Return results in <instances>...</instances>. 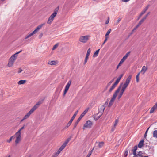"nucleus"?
I'll return each mask as SVG.
<instances>
[{
	"mask_svg": "<svg viewBox=\"0 0 157 157\" xmlns=\"http://www.w3.org/2000/svg\"><path fill=\"white\" fill-rule=\"evenodd\" d=\"M132 77V75H129L126 79L125 82L123 84L119 86H121V89L120 91V90L119 93H118V99H120L121 97L124 92L125 91L126 89L129 84Z\"/></svg>",
	"mask_w": 157,
	"mask_h": 157,
	"instance_id": "obj_1",
	"label": "nucleus"
},
{
	"mask_svg": "<svg viewBox=\"0 0 157 157\" xmlns=\"http://www.w3.org/2000/svg\"><path fill=\"white\" fill-rule=\"evenodd\" d=\"M42 103L40 101L38 102L31 109L30 111L26 114L24 117V119L28 118L30 115L39 107V105Z\"/></svg>",
	"mask_w": 157,
	"mask_h": 157,
	"instance_id": "obj_2",
	"label": "nucleus"
},
{
	"mask_svg": "<svg viewBox=\"0 0 157 157\" xmlns=\"http://www.w3.org/2000/svg\"><path fill=\"white\" fill-rule=\"evenodd\" d=\"M121 88V86H120L116 90L114 93L113 96L112 98L111 99L109 103V105H108L109 107H111L113 105V104L116 98V97L117 96H118V93H119V91L120 90Z\"/></svg>",
	"mask_w": 157,
	"mask_h": 157,
	"instance_id": "obj_3",
	"label": "nucleus"
},
{
	"mask_svg": "<svg viewBox=\"0 0 157 157\" xmlns=\"http://www.w3.org/2000/svg\"><path fill=\"white\" fill-rule=\"evenodd\" d=\"M24 128V125L19 130L15 133V136L16 137V143H18L19 141H21V131Z\"/></svg>",
	"mask_w": 157,
	"mask_h": 157,
	"instance_id": "obj_4",
	"label": "nucleus"
},
{
	"mask_svg": "<svg viewBox=\"0 0 157 157\" xmlns=\"http://www.w3.org/2000/svg\"><path fill=\"white\" fill-rule=\"evenodd\" d=\"M90 36L89 35L81 36L79 38V41L83 43H86L89 40Z\"/></svg>",
	"mask_w": 157,
	"mask_h": 157,
	"instance_id": "obj_5",
	"label": "nucleus"
},
{
	"mask_svg": "<svg viewBox=\"0 0 157 157\" xmlns=\"http://www.w3.org/2000/svg\"><path fill=\"white\" fill-rule=\"evenodd\" d=\"M93 125V122L90 120H88L86 121V123L84 125L83 129H85L86 128H90Z\"/></svg>",
	"mask_w": 157,
	"mask_h": 157,
	"instance_id": "obj_6",
	"label": "nucleus"
},
{
	"mask_svg": "<svg viewBox=\"0 0 157 157\" xmlns=\"http://www.w3.org/2000/svg\"><path fill=\"white\" fill-rule=\"evenodd\" d=\"M71 80H70L68 82L66 85V86L65 90L64 91L63 95L64 96H65L66 94L67 93L68 90L71 84Z\"/></svg>",
	"mask_w": 157,
	"mask_h": 157,
	"instance_id": "obj_7",
	"label": "nucleus"
},
{
	"mask_svg": "<svg viewBox=\"0 0 157 157\" xmlns=\"http://www.w3.org/2000/svg\"><path fill=\"white\" fill-rule=\"evenodd\" d=\"M78 112V111H77L75 113V114L73 115L70 119L69 122L67 123V125L66 126L67 128H68L71 125L72 121L75 117L76 115L77 114Z\"/></svg>",
	"mask_w": 157,
	"mask_h": 157,
	"instance_id": "obj_8",
	"label": "nucleus"
},
{
	"mask_svg": "<svg viewBox=\"0 0 157 157\" xmlns=\"http://www.w3.org/2000/svg\"><path fill=\"white\" fill-rule=\"evenodd\" d=\"M21 51V50L20 51L16 53H15V54L13 55V56H12L9 59V60L12 61H13L15 62V60H16L17 56L18 54H19L20 53Z\"/></svg>",
	"mask_w": 157,
	"mask_h": 157,
	"instance_id": "obj_9",
	"label": "nucleus"
},
{
	"mask_svg": "<svg viewBox=\"0 0 157 157\" xmlns=\"http://www.w3.org/2000/svg\"><path fill=\"white\" fill-rule=\"evenodd\" d=\"M59 6H57L56 7L54 10V11L53 13L50 15L54 19L55 17L56 16L57 13L59 10Z\"/></svg>",
	"mask_w": 157,
	"mask_h": 157,
	"instance_id": "obj_10",
	"label": "nucleus"
},
{
	"mask_svg": "<svg viewBox=\"0 0 157 157\" xmlns=\"http://www.w3.org/2000/svg\"><path fill=\"white\" fill-rule=\"evenodd\" d=\"M59 6H57L56 7L54 10V11L53 13L50 15L54 19L55 17L56 16L57 13L59 10Z\"/></svg>",
	"mask_w": 157,
	"mask_h": 157,
	"instance_id": "obj_11",
	"label": "nucleus"
},
{
	"mask_svg": "<svg viewBox=\"0 0 157 157\" xmlns=\"http://www.w3.org/2000/svg\"><path fill=\"white\" fill-rule=\"evenodd\" d=\"M105 109V106H103L102 105L99 106V113H100V116L98 117V119L100 118V117L102 115L103 113L104 110Z\"/></svg>",
	"mask_w": 157,
	"mask_h": 157,
	"instance_id": "obj_12",
	"label": "nucleus"
},
{
	"mask_svg": "<svg viewBox=\"0 0 157 157\" xmlns=\"http://www.w3.org/2000/svg\"><path fill=\"white\" fill-rule=\"evenodd\" d=\"M71 138H68L63 144L60 147V148L61 149H62L63 150L64 149L65 147L66 146L67 144H68V143L69 142Z\"/></svg>",
	"mask_w": 157,
	"mask_h": 157,
	"instance_id": "obj_13",
	"label": "nucleus"
},
{
	"mask_svg": "<svg viewBox=\"0 0 157 157\" xmlns=\"http://www.w3.org/2000/svg\"><path fill=\"white\" fill-rule=\"evenodd\" d=\"M14 138H15V144L16 145H17L21 141H19L17 143H16V136H15V134L13 136H11L10 137L9 140H7V142H8V143H10L11 141Z\"/></svg>",
	"mask_w": 157,
	"mask_h": 157,
	"instance_id": "obj_14",
	"label": "nucleus"
},
{
	"mask_svg": "<svg viewBox=\"0 0 157 157\" xmlns=\"http://www.w3.org/2000/svg\"><path fill=\"white\" fill-rule=\"evenodd\" d=\"M45 23H43L40 25L37 26L36 29L33 32L36 34L39 30H40L43 27V26L44 25Z\"/></svg>",
	"mask_w": 157,
	"mask_h": 157,
	"instance_id": "obj_15",
	"label": "nucleus"
},
{
	"mask_svg": "<svg viewBox=\"0 0 157 157\" xmlns=\"http://www.w3.org/2000/svg\"><path fill=\"white\" fill-rule=\"evenodd\" d=\"M48 63L50 65H54L57 64L58 63V62L57 61H49Z\"/></svg>",
	"mask_w": 157,
	"mask_h": 157,
	"instance_id": "obj_16",
	"label": "nucleus"
},
{
	"mask_svg": "<svg viewBox=\"0 0 157 157\" xmlns=\"http://www.w3.org/2000/svg\"><path fill=\"white\" fill-rule=\"evenodd\" d=\"M157 109V103H156L155 105L151 108L150 112V113L151 114L153 113L155 110Z\"/></svg>",
	"mask_w": 157,
	"mask_h": 157,
	"instance_id": "obj_17",
	"label": "nucleus"
},
{
	"mask_svg": "<svg viewBox=\"0 0 157 157\" xmlns=\"http://www.w3.org/2000/svg\"><path fill=\"white\" fill-rule=\"evenodd\" d=\"M123 74H121L117 78V79L116 81L115 82H114V83L116 84V85H117L118 83L119 82L120 80L123 77Z\"/></svg>",
	"mask_w": 157,
	"mask_h": 157,
	"instance_id": "obj_18",
	"label": "nucleus"
},
{
	"mask_svg": "<svg viewBox=\"0 0 157 157\" xmlns=\"http://www.w3.org/2000/svg\"><path fill=\"white\" fill-rule=\"evenodd\" d=\"M130 52L127 53L123 57L122 59L121 60V61H122L123 63L124 61L127 59V57L129 56Z\"/></svg>",
	"mask_w": 157,
	"mask_h": 157,
	"instance_id": "obj_19",
	"label": "nucleus"
},
{
	"mask_svg": "<svg viewBox=\"0 0 157 157\" xmlns=\"http://www.w3.org/2000/svg\"><path fill=\"white\" fill-rule=\"evenodd\" d=\"M147 69V68L145 66L143 67L142 68L140 72H142L143 74H144Z\"/></svg>",
	"mask_w": 157,
	"mask_h": 157,
	"instance_id": "obj_20",
	"label": "nucleus"
},
{
	"mask_svg": "<svg viewBox=\"0 0 157 157\" xmlns=\"http://www.w3.org/2000/svg\"><path fill=\"white\" fill-rule=\"evenodd\" d=\"M54 20V19L50 16L47 21V23L49 25L51 24Z\"/></svg>",
	"mask_w": 157,
	"mask_h": 157,
	"instance_id": "obj_21",
	"label": "nucleus"
},
{
	"mask_svg": "<svg viewBox=\"0 0 157 157\" xmlns=\"http://www.w3.org/2000/svg\"><path fill=\"white\" fill-rule=\"evenodd\" d=\"M144 141L143 140H141L138 144V147L139 148H141L143 146Z\"/></svg>",
	"mask_w": 157,
	"mask_h": 157,
	"instance_id": "obj_22",
	"label": "nucleus"
},
{
	"mask_svg": "<svg viewBox=\"0 0 157 157\" xmlns=\"http://www.w3.org/2000/svg\"><path fill=\"white\" fill-rule=\"evenodd\" d=\"M14 62L13 61H12L10 60H9L8 63V66L9 67H12L14 63Z\"/></svg>",
	"mask_w": 157,
	"mask_h": 157,
	"instance_id": "obj_23",
	"label": "nucleus"
},
{
	"mask_svg": "<svg viewBox=\"0 0 157 157\" xmlns=\"http://www.w3.org/2000/svg\"><path fill=\"white\" fill-rule=\"evenodd\" d=\"M118 121L117 119H116L115 120L112 129V130L113 131L115 129V128L116 126L117 125V124Z\"/></svg>",
	"mask_w": 157,
	"mask_h": 157,
	"instance_id": "obj_24",
	"label": "nucleus"
},
{
	"mask_svg": "<svg viewBox=\"0 0 157 157\" xmlns=\"http://www.w3.org/2000/svg\"><path fill=\"white\" fill-rule=\"evenodd\" d=\"M117 85H116L114 83L109 89V93L111 92L115 88Z\"/></svg>",
	"mask_w": 157,
	"mask_h": 157,
	"instance_id": "obj_25",
	"label": "nucleus"
},
{
	"mask_svg": "<svg viewBox=\"0 0 157 157\" xmlns=\"http://www.w3.org/2000/svg\"><path fill=\"white\" fill-rule=\"evenodd\" d=\"M35 34V33H34V32L33 31L32 33L28 34V35H27V36L25 37V39H28V38L32 36L34 34Z\"/></svg>",
	"mask_w": 157,
	"mask_h": 157,
	"instance_id": "obj_26",
	"label": "nucleus"
},
{
	"mask_svg": "<svg viewBox=\"0 0 157 157\" xmlns=\"http://www.w3.org/2000/svg\"><path fill=\"white\" fill-rule=\"evenodd\" d=\"M26 80H21L19 81L18 82V84L19 85H21V84H25L26 82Z\"/></svg>",
	"mask_w": 157,
	"mask_h": 157,
	"instance_id": "obj_27",
	"label": "nucleus"
},
{
	"mask_svg": "<svg viewBox=\"0 0 157 157\" xmlns=\"http://www.w3.org/2000/svg\"><path fill=\"white\" fill-rule=\"evenodd\" d=\"M111 31V29H109L105 34V37H107V38H108V36L109 35V34H110V33Z\"/></svg>",
	"mask_w": 157,
	"mask_h": 157,
	"instance_id": "obj_28",
	"label": "nucleus"
},
{
	"mask_svg": "<svg viewBox=\"0 0 157 157\" xmlns=\"http://www.w3.org/2000/svg\"><path fill=\"white\" fill-rule=\"evenodd\" d=\"M104 142H99L98 144V147L99 148H101L104 145Z\"/></svg>",
	"mask_w": 157,
	"mask_h": 157,
	"instance_id": "obj_29",
	"label": "nucleus"
},
{
	"mask_svg": "<svg viewBox=\"0 0 157 157\" xmlns=\"http://www.w3.org/2000/svg\"><path fill=\"white\" fill-rule=\"evenodd\" d=\"M137 147L136 146H135L134 147V149L133 150V154L134 155H136V151L137 149Z\"/></svg>",
	"mask_w": 157,
	"mask_h": 157,
	"instance_id": "obj_30",
	"label": "nucleus"
},
{
	"mask_svg": "<svg viewBox=\"0 0 157 157\" xmlns=\"http://www.w3.org/2000/svg\"><path fill=\"white\" fill-rule=\"evenodd\" d=\"M153 137H154L157 138V130H155L153 132Z\"/></svg>",
	"mask_w": 157,
	"mask_h": 157,
	"instance_id": "obj_31",
	"label": "nucleus"
},
{
	"mask_svg": "<svg viewBox=\"0 0 157 157\" xmlns=\"http://www.w3.org/2000/svg\"><path fill=\"white\" fill-rule=\"evenodd\" d=\"M99 50L100 49H98L95 52L93 56L94 57H96L98 56Z\"/></svg>",
	"mask_w": 157,
	"mask_h": 157,
	"instance_id": "obj_32",
	"label": "nucleus"
},
{
	"mask_svg": "<svg viewBox=\"0 0 157 157\" xmlns=\"http://www.w3.org/2000/svg\"><path fill=\"white\" fill-rule=\"evenodd\" d=\"M81 120V119H80V118H78L77 120V121H76V122L75 123V124L74 126V128H75L76 127L78 124V122H79V121H80Z\"/></svg>",
	"mask_w": 157,
	"mask_h": 157,
	"instance_id": "obj_33",
	"label": "nucleus"
},
{
	"mask_svg": "<svg viewBox=\"0 0 157 157\" xmlns=\"http://www.w3.org/2000/svg\"><path fill=\"white\" fill-rule=\"evenodd\" d=\"M140 72H139L136 76V81L137 82H139V76L140 74Z\"/></svg>",
	"mask_w": 157,
	"mask_h": 157,
	"instance_id": "obj_34",
	"label": "nucleus"
},
{
	"mask_svg": "<svg viewBox=\"0 0 157 157\" xmlns=\"http://www.w3.org/2000/svg\"><path fill=\"white\" fill-rule=\"evenodd\" d=\"M94 149V148L91 151H89L88 154L87 155L86 157H90V156L92 154V153Z\"/></svg>",
	"mask_w": 157,
	"mask_h": 157,
	"instance_id": "obj_35",
	"label": "nucleus"
},
{
	"mask_svg": "<svg viewBox=\"0 0 157 157\" xmlns=\"http://www.w3.org/2000/svg\"><path fill=\"white\" fill-rule=\"evenodd\" d=\"M59 45V44L58 43H57L55 45L53 48H52V50H55L56 48L58 47Z\"/></svg>",
	"mask_w": 157,
	"mask_h": 157,
	"instance_id": "obj_36",
	"label": "nucleus"
},
{
	"mask_svg": "<svg viewBox=\"0 0 157 157\" xmlns=\"http://www.w3.org/2000/svg\"><path fill=\"white\" fill-rule=\"evenodd\" d=\"M141 152H139L137 154H136V155H134L136 157H142V156L141 154Z\"/></svg>",
	"mask_w": 157,
	"mask_h": 157,
	"instance_id": "obj_37",
	"label": "nucleus"
},
{
	"mask_svg": "<svg viewBox=\"0 0 157 157\" xmlns=\"http://www.w3.org/2000/svg\"><path fill=\"white\" fill-rule=\"evenodd\" d=\"M89 109V108H87L85 110H84L82 113H83L84 115H85L86 114L88 111Z\"/></svg>",
	"mask_w": 157,
	"mask_h": 157,
	"instance_id": "obj_38",
	"label": "nucleus"
},
{
	"mask_svg": "<svg viewBox=\"0 0 157 157\" xmlns=\"http://www.w3.org/2000/svg\"><path fill=\"white\" fill-rule=\"evenodd\" d=\"M123 63V62H122V61H120L119 63L118 64V65L117 66V69Z\"/></svg>",
	"mask_w": 157,
	"mask_h": 157,
	"instance_id": "obj_39",
	"label": "nucleus"
},
{
	"mask_svg": "<svg viewBox=\"0 0 157 157\" xmlns=\"http://www.w3.org/2000/svg\"><path fill=\"white\" fill-rule=\"evenodd\" d=\"M145 12L143 10L142 12H141V13L140 14L139 17H138V19H139L140 18V17H141V16L143 15L144 14Z\"/></svg>",
	"mask_w": 157,
	"mask_h": 157,
	"instance_id": "obj_40",
	"label": "nucleus"
},
{
	"mask_svg": "<svg viewBox=\"0 0 157 157\" xmlns=\"http://www.w3.org/2000/svg\"><path fill=\"white\" fill-rule=\"evenodd\" d=\"M91 52V49L89 48L87 51V52L86 54L89 55Z\"/></svg>",
	"mask_w": 157,
	"mask_h": 157,
	"instance_id": "obj_41",
	"label": "nucleus"
},
{
	"mask_svg": "<svg viewBox=\"0 0 157 157\" xmlns=\"http://www.w3.org/2000/svg\"><path fill=\"white\" fill-rule=\"evenodd\" d=\"M149 5H147V6L144 9V10H143L145 12H146V11L147 10V9H148V8H149Z\"/></svg>",
	"mask_w": 157,
	"mask_h": 157,
	"instance_id": "obj_42",
	"label": "nucleus"
},
{
	"mask_svg": "<svg viewBox=\"0 0 157 157\" xmlns=\"http://www.w3.org/2000/svg\"><path fill=\"white\" fill-rule=\"evenodd\" d=\"M149 5H147V6L144 9V10H143L145 12H146V11L147 10V9H148V8H149Z\"/></svg>",
	"mask_w": 157,
	"mask_h": 157,
	"instance_id": "obj_43",
	"label": "nucleus"
},
{
	"mask_svg": "<svg viewBox=\"0 0 157 157\" xmlns=\"http://www.w3.org/2000/svg\"><path fill=\"white\" fill-rule=\"evenodd\" d=\"M108 101H106L105 102V104L102 105L103 106H104V107L105 106V107L107 106V105H108Z\"/></svg>",
	"mask_w": 157,
	"mask_h": 157,
	"instance_id": "obj_44",
	"label": "nucleus"
},
{
	"mask_svg": "<svg viewBox=\"0 0 157 157\" xmlns=\"http://www.w3.org/2000/svg\"><path fill=\"white\" fill-rule=\"evenodd\" d=\"M113 81H111L109 82L107 85V87H108L109 86H110L112 82H113Z\"/></svg>",
	"mask_w": 157,
	"mask_h": 157,
	"instance_id": "obj_45",
	"label": "nucleus"
},
{
	"mask_svg": "<svg viewBox=\"0 0 157 157\" xmlns=\"http://www.w3.org/2000/svg\"><path fill=\"white\" fill-rule=\"evenodd\" d=\"M146 19V17H144L140 21L142 22V23L145 20V19Z\"/></svg>",
	"mask_w": 157,
	"mask_h": 157,
	"instance_id": "obj_46",
	"label": "nucleus"
},
{
	"mask_svg": "<svg viewBox=\"0 0 157 157\" xmlns=\"http://www.w3.org/2000/svg\"><path fill=\"white\" fill-rule=\"evenodd\" d=\"M85 115H84L83 113H82L80 115L79 118L81 119Z\"/></svg>",
	"mask_w": 157,
	"mask_h": 157,
	"instance_id": "obj_47",
	"label": "nucleus"
},
{
	"mask_svg": "<svg viewBox=\"0 0 157 157\" xmlns=\"http://www.w3.org/2000/svg\"><path fill=\"white\" fill-rule=\"evenodd\" d=\"M59 154H58V153H57V152H56L55 153H54L53 155V157H56Z\"/></svg>",
	"mask_w": 157,
	"mask_h": 157,
	"instance_id": "obj_48",
	"label": "nucleus"
},
{
	"mask_svg": "<svg viewBox=\"0 0 157 157\" xmlns=\"http://www.w3.org/2000/svg\"><path fill=\"white\" fill-rule=\"evenodd\" d=\"M108 38H107V37H105V40H104V42L102 44V45H104V44L108 40Z\"/></svg>",
	"mask_w": 157,
	"mask_h": 157,
	"instance_id": "obj_49",
	"label": "nucleus"
},
{
	"mask_svg": "<svg viewBox=\"0 0 157 157\" xmlns=\"http://www.w3.org/2000/svg\"><path fill=\"white\" fill-rule=\"evenodd\" d=\"M88 59L85 58L84 62L83 63L84 65H85L86 63L87 62Z\"/></svg>",
	"mask_w": 157,
	"mask_h": 157,
	"instance_id": "obj_50",
	"label": "nucleus"
},
{
	"mask_svg": "<svg viewBox=\"0 0 157 157\" xmlns=\"http://www.w3.org/2000/svg\"><path fill=\"white\" fill-rule=\"evenodd\" d=\"M62 150H63L62 149H61V148H60L58 150L57 152L58 153V154H59Z\"/></svg>",
	"mask_w": 157,
	"mask_h": 157,
	"instance_id": "obj_51",
	"label": "nucleus"
},
{
	"mask_svg": "<svg viewBox=\"0 0 157 157\" xmlns=\"http://www.w3.org/2000/svg\"><path fill=\"white\" fill-rule=\"evenodd\" d=\"M62 150H63L62 149H61V148H60L58 150L57 152L58 153V154H59Z\"/></svg>",
	"mask_w": 157,
	"mask_h": 157,
	"instance_id": "obj_52",
	"label": "nucleus"
},
{
	"mask_svg": "<svg viewBox=\"0 0 157 157\" xmlns=\"http://www.w3.org/2000/svg\"><path fill=\"white\" fill-rule=\"evenodd\" d=\"M121 19L120 18H119L118 19L117 21V23H118L121 20Z\"/></svg>",
	"mask_w": 157,
	"mask_h": 157,
	"instance_id": "obj_53",
	"label": "nucleus"
},
{
	"mask_svg": "<svg viewBox=\"0 0 157 157\" xmlns=\"http://www.w3.org/2000/svg\"><path fill=\"white\" fill-rule=\"evenodd\" d=\"M22 71V70L21 68H19L18 69V73H20Z\"/></svg>",
	"mask_w": 157,
	"mask_h": 157,
	"instance_id": "obj_54",
	"label": "nucleus"
},
{
	"mask_svg": "<svg viewBox=\"0 0 157 157\" xmlns=\"http://www.w3.org/2000/svg\"><path fill=\"white\" fill-rule=\"evenodd\" d=\"M109 21V17H108V19L105 22V24H108Z\"/></svg>",
	"mask_w": 157,
	"mask_h": 157,
	"instance_id": "obj_55",
	"label": "nucleus"
},
{
	"mask_svg": "<svg viewBox=\"0 0 157 157\" xmlns=\"http://www.w3.org/2000/svg\"><path fill=\"white\" fill-rule=\"evenodd\" d=\"M139 27V26H137V25L133 29L132 31L133 32L135 30H136L137 28Z\"/></svg>",
	"mask_w": 157,
	"mask_h": 157,
	"instance_id": "obj_56",
	"label": "nucleus"
},
{
	"mask_svg": "<svg viewBox=\"0 0 157 157\" xmlns=\"http://www.w3.org/2000/svg\"><path fill=\"white\" fill-rule=\"evenodd\" d=\"M130 0H121V1L124 2H127L129 1Z\"/></svg>",
	"mask_w": 157,
	"mask_h": 157,
	"instance_id": "obj_57",
	"label": "nucleus"
},
{
	"mask_svg": "<svg viewBox=\"0 0 157 157\" xmlns=\"http://www.w3.org/2000/svg\"><path fill=\"white\" fill-rule=\"evenodd\" d=\"M142 23L140 21L138 23V24L137 25V26L139 27Z\"/></svg>",
	"mask_w": 157,
	"mask_h": 157,
	"instance_id": "obj_58",
	"label": "nucleus"
},
{
	"mask_svg": "<svg viewBox=\"0 0 157 157\" xmlns=\"http://www.w3.org/2000/svg\"><path fill=\"white\" fill-rule=\"evenodd\" d=\"M142 23L140 21L138 23V24L137 25V26L139 27Z\"/></svg>",
	"mask_w": 157,
	"mask_h": 157,
	"instance_id": "obj_59",
	"label": "nucleus"
},
{
	"mask_svg": "<svg viewBox=\"0 0 157 157\" xmlns=\"http://www.w3.org/2000/svg\"><path fill=\"white\" fill-rule=\"evenodd\" d=\"M142 23L140 21L138 23V24L137 25V26L139 27Z\"/></svg>",
	"mask_w": 157,
	"mask_h": 157,
	"instance_id": "obj_60",
	"label": "nucleus"
},
{
	"mask_svg": "<svg viewBox=\"0 0 157 157\" xmlns=\"http://www.w3.org/2000/svg\"><path fill=\"white\" fill-rule=\"evenodd\" d=\"M128 151H126L125 152V157L127 156V155H128Z\"/></svg>",
	"mask_w": 157,
	"mask_h": 157,
	"instance_id": "obj_61",
	"label": "nucleus"
},
{
	"mask_svg": "<svg viewBox=\"0 0 157 157\" xmlns=\"http://www.w3.org/2000/svg\"><path fill=\"white\" fill-rule=\"evenodd\" d=\"M89 55L86 54V57L85 58L88 59L89 56Z\"/></svg>",
	"mask_w": 157,
	"mask_h": 157,
	"instance_id": "obj_62",
	"label": "nucleus"
},
{
	"mask_svg": "<svg viewBox=\"0 0 157 157\" xmlns=\"http://www.w3.org/2000/svg\"><path fill=\"white\" fill-rule=\"evenodd\" d=\"M149 13L150 12H149L147 14V15L145 16H144V17H146V18H147V16L149 14Z\"/></svg>",
	"mask_w": 157,
	"mask_h": 157,
	"instance_id": "obj_63",
	"label": "nucleus"
},
{
	"mask_svg": "<svg viewBox=\"0 0 157 157\" xmlns=\"http://www.w3.org/2000/svg\"><path fill=\"white\" fill-rule=\"evenodd\" d=\"M149 128H148L147 129V130H146V132H145V133H146V134H147V132H148V129H149Z\"/></svg>",
	"mask_w": 157,
	"mask_h": 157,
	"instance_id": "obj_64",
	"label": "nucleus"
}]
</instances>
